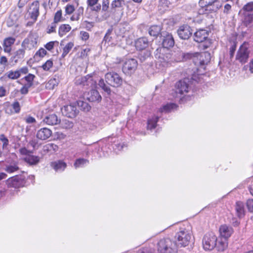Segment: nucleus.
Segmentation results:
<instances>
[{"label": "nucleus", "instance_id": "38", "mask_svg": "<svg viewBox=\"0 0 253 253\" xmlns=\"http://www.w3.org/2000/svg\"><path fill=\"white\" fill-rule=\"evenodd\" d=\"M89 161L87 159L80 158L76 160L74 163V166L76 168L83 167L85 165L88 164Z\"/></svg>", "mask_w": 253, "mask_h": 253}, {"label": "nucleus", "instance_id": "16", "mask_svg": "<svg viewBox=\"0 0 253 253\" xmlns=\"http://www.w3.org/2000/svg\"><path fill=\"white\" fill-rule=\"evenodd\" d=\"M176 92L180 94L188 92L189 85L187 80H180L176 84Z\"/></svg>", "mask_w": 253, "mask_h": 253}, {"label": "nucleus", "instance_id": "12", "mask_svg": "<svg viewBox=\"0 0 253 253\" xmlns=\"http://www.w3.org/2000/svg\"><path fill=\"white\" fill-rule=\"evenodd\" d=\"M25 50L23 48H20L14 52L11 55L9 62L12 65H15L19 61L22 60L25 56Z\"/></svg>", "mask_w": 253, "mask_h": 253}, {"label": "nucleus", "instance_id": "46", "mask_svg": "<svg viewBox=\"0 0 253 253\" xmlns=\"http://www.w3.org/2000/svg\"><path fill=\"white\" fill-rule=\"evenodd\" d=\"M16 17H8L6 20L7 25L8 27H12L16 24Z\"/></svg>", "mask_w": 253, "mask_h": 253}, {"label": "nucleus", "instance_id": "42", "mask_svg": "<svg viewBox=\"0 0 253 253\" xmlns=\"http://www.w3.org/2000/svg\"><path fill=\"white\" fill-rule=\"evenodd\" d=\"M0 140L2 142V149L7 150L8 140L3 134L0 135Z\"/></svg>", "mask_w": 253, "mask_h": 253}, {"label": "nucleus", "instance_id": "35", "mask_svg": "<svg viewBox=\"0 0 253 253\" xmlns=\"http://www.w3.org/2000/svg\"><path fill=\"white\" fill-rule=\"evenodd\" d=\"M77 105L81 110L84 112H88L90 110V106L86 102L79 100L77 102Z\"/></svg>", "mask_w": 253, "mask_h": 253}, {"label": "nucleus", "instance_id": "13", "mask_svg": "<svg viewBox=\"0 0 253 253\" xmlns=\"http://www.w3.org/2000/svg\"><path fill=\"white\" fill-rule=\"evenodd\" d=\"M219 233L221 238L227 240L233 233V228L227 225H222L219 228Z\"/></svg>", "mask_w": 253, "mask_h": 253}, {"label": "nucleus", "instance_id": "2", "mask_svg": "<svg viewBox=\"0 0 253 253\" xmlns=\"http://www.w3.org/2000/svg\"><path fill=\"white\" fill-rule=\"evenodd\" d=\"M178 56L174 59L176 62L185 61L188 59H192L195 57L199 58V63L201 65L207 64L211 60V54L209 52H205L201 54L195 53L194 54L190 53H184L182 52L177 53Z\"/></svg>", "mask_w": 253, "mask_h": 253}, {"label": "nucleus", "instance_id": "43", "mask_svg": "<svg viewBox=\"0 0 253 253\" xmlns=\"http://www.w3.org/2000/svg\"><path fill=\"white\" fill-rule=\"evenodd\" d=\"M35 78V75L32 74H29L27 76L25 77L24 79L27 82L26 84L32 86L33 85V81Z\"/></svg>", "mask_w": 253, "mask_h": 253}, {"label": "nucleus", "instance_id": "41", "mask_svg": "<svg viewBox=\"0 0 253 253\" xmlns=\"http://www.w3.org/2000/svg\"><path fill=\"white\" fill-rule=\"evenodd\" d=\"M243 23L246 27H251L253 26V17H244Z\"/></svg>", "mask_w": 253, "mask_h": 253}, {"label": "nucleus", "instance_id": "25", "mask_svg": "<svg viewBox=\"0 0 253 253\" xmlns=\"http://www.w3.org/2000/svg\"><path fill=\"white\" fill-rule=\"evenodd\" d=\"M236 214L239 218H242L245 215V208L243 203L240 201L237 202L235 205Z\"/></svg>", "mask_w": 253, "mask_h": 253}, {"label": "nucleus", "instance_id": "61", "mask_svg": "<svg viewBox=\"0 0 253 253\" xmlns=\"http://www.w3.org/2000/svg\"><path fill=\"white\" fill-rule=\"evenodd\" d=\"M19 152L21 155H25L26 156L29 155L30 153V152L25 147L20 149Z\"/></svg>", "mask_w": 253, "mask_h": 253}, {"label": "nucleus", "instance_id": "52", "mask_svg": "<svg viewBox=\"0 0 253 253\" xmlns=\"http://www.w3.org/2000/svg\"><path fill=\"white\" fill-rule=\"evenodd\" d=\"M31 87V86H30L27 84H25L20 89L21 93L22 94H26L28 92L29 88Z\"/></svg>", "mask_w": 253, "mask_h": 253}, {"label": "nucleus", "instance_id": "26", "mask_svg": "<svg viewBox=\"0 0 253 253\" xmlns=\"http://www.w3.org/2000/svg\"><path fill=\"white\" fill-rule=\"evenodd\" d=\"M58 149V147L57 145L54 143H48L43 146L42 151L45 153L52 154L56 152Z\"/></svg>", "mask_w": 253, "mask_h": 253}, {"label": "nucleus", "instance_id": "60", "mask_svg": "<svg viewBox=\"0 0 253 253\" xmlns=\"http://www.w3.org/2000/svg\"><path fill=\"white\" fill-rule=\"evenodd\" d=\"M80 35L83 40L86 41L89 38V34L87 32L81 31Z\"/></svg>", "mask_w": 253, "mask_h": 253}, {"label": "nucleus", "instance_id": "58", "mask_svg": "<svg viewBox=\"0 0 253 253\" xmlns=\"http://www.w3.org/2000/svg\"><path fill=\"white\" fill-rule=\"evenodd\" d=\"M236 49V43L234 42H233V44L231 45V46L230 48V55L231 57L233 56L234 52Z\"/></svg>", "mask_w": 253, "mask_h": 253}, {"label": "nucleus", "instance_id": "45", "mask_svg": "<svg viewBox=\"0 0 253 253\" xmlns=\"http://www.w3.org/2000/svg\"><path fill=\"white\" fill-rule=\"evenodd\" d=\"M124 2V0H114L111 3V7L114 9L121 7Z\"/></svg>", "mask_w": 253, "mask_h": 253}, {"label": "nucleus", "instance_id": "19", "mask_svg": "<svg viewBox=\"0 0 253 253\" xmlns=\"http://www.w3.org/2000/svg\"><path fill=\"white\" fill-rule=\"evenodd\" d=\"M40 4L39 1L33 2L29 7L27 13L30 16H39Z\"/></svg>", "mask_w": 253, "mask_h": 253}, {"label": "nucleus", "instance_id": "51", "mask_svg": "<svg viewBox=\"0 0 253 253\" xmlns=\"http://www.w3.org/2000/svg\"><path fill=\"white\" fill-rule=\"evenodd\" d=\"M246 204L249 211L253 212V199H249L247 201Z\"/></svg>", "mask_w": 253, "mask_h": 253}, {"label": "nucleus", "instance_id": "30", "mask_svg": "<svg viewBox=\"0 0 253 253\" xmlns=\"http://www.w3.org/2000/svg\"><path fill=\"white\" fill-rule=\"evenodd\" d=\"M24 160L31 165H35L40 162V157L30 154L29 155L25 156Z\"/></svg>", "mask_w": 253, "mask_h": 253}, {"label": "nucleus", "instance_id": "14", "mask_svg": "<svg viewBox=\"0 0 253 253\" xmlns=\"http://www.w3.org/2000/svg\"><path fill=\"white\" fill-rule=\"evenodd\" d=\"M52 131L47 127H43L38 130L36 136L37 138L44 140L49 138L52 135Z\"/></svg>", "mask_w": 253, "mask_h": 253}, {"label": "nucleus", "instance_id": "63", "mask_svg": "<svg viewBox=\"0 0 253 253\" xmlns=\"http://www.w3.org/2000/svg\"><path fill=\"white\" fill-rule=\"evenodd\" d=\"M29 144L35 149L39 147L38 144L36 139L30 141Z\"/></svg>", "mask_w": 253, "mask_h": 253}, {"label": "nucleus", "instance_id": "40", "mask_svg": "<svg viewBox=\"0 0 253 253\" xmlns=\"http://www.w3.org/2000/svg\"><path fill=\"white\" fill-rule=\"evenodd\" d=\"M74 43L72 42H69L63 48V53L61 55L62 58L65 57L67 55L74 46Z\"/></svg>", "mask_w": 253, "mask_h": 253}, {"label": "nucleus", "instance_id": "1", "mask_svg": "<svg viewBox=\"0 0 253 253\" xmlns=\"http://www.w3.org/2000/svg\"><path fill=\"white\" fill-rule=\"evenodd\" d=\"M105 82L103 79H100L98 84L107 95H110L112 92L110 86L116 88L119 87L123 83V78L115 72L107 73L105 75Z\"/></svg>", "mask_w": 253, "mask_h": 253}, {"label": "nucleus", "instance_id": "47", "mask_svg": "<svg viewBox=\"0 0 253 253\" xmlns=\"http://www.w3.org/2000/svg\"><path fill=\"white\" fill-rule=\"evenodd\" d=\"M243 10L246 12H252L253 11V2H249L245 5Z\"/></svg>", "mask_w": 253, "mask_h": 253}, {"label": "nucleus", "instance_id": "57", "mask_svg": "<svg viewBox=\"0 0 253 253\" xmlns=\"http://www.w3.org/2000/svg\"><path fill=\"white\" fill-rule=\"evenodd\" d=\"M55 42H57L55 41V42H50L48 43H47L45 45V47L46 48V49H47L48 50H51V49H52L53 48V47H54V43Z\"/></svg>", "mask_w": 253, "mask_h": 253}, {"label": "nucleus", "instance_id": "49", "mask_svg": "<svg viewBox=\"0 0 253 253\" xmlns=\"http://www.w3.org/2000/svg\"><path fill=\"white\" fill-rule=\"evenodd\" d=\"M12 106L15 113H19L20 112V106L19 103L18 101L14 102L12 104Z\"/></svg>", "mask_w": 253, "mask_h": 253}, {"label": "nucleus", "instance_id": "33", "mask_svg": "<svg viewBox=\"0 0 253 253\" xmlns=\"http://www.w3.org/2000/svg\"><path fill=\"white\" fill-rule=\"evenodd\" d=\"M161 27L158 25L152 26L149 30V33L150 36L157 37L161 32Z\"/></svg>", "mask_w": 253, "mask_h": 253}, {"label": "nucleus", "instance_id": "22", "mask_svg": "<svg viewBox=\"0 0 253 253\" xmlns=\"http://www.w3.org/2000/svg\"><path fill=\"white\" fill-rule=\"evenodd\" d=\"M92 81V76L87 75L85 76L81 77L76 79V83L77 84L84 85H89Z\"/></svg>", "mask_w": 253, "mask_h": 253}, {"label": "nucleus", "instance_id": "15", "mask_svg": "<svg viewBox=\"0 0 253 253\" xmlns=\"http://www.w3.org/2000/svg\"><path fill=\"white\" fill-rule=\"evenodd\" d=\"M86 98L89 102L97 103L100 102L102 99L101 96L96 89L90 90L87 94Z\"/></svg>", "mask_w": 253, "mask_h": 253}, {"label": "nucleus", "instance_id": "9", "mask_svg": "<svg viewBox=\"0 0 253 253\" xmlns=\"http://www.w3.org/2000/svg\"><path fill=\"white\" fill-rule=\"evenodd\" d=\"M61 112L63 115L70 118H74L79 113L76 105L70 104L65 105L61 108Z\"/></svg>", "mask_w": 253, "mask_h": 253}, {"label": "nucleus", "instance_id": "44", "mask_svg": "<svg viewBox=\"0 0 253 253\" xmlns=\"http://www.w3.org/2000/svg\"><path fill=\"white\" fill-rule=\"evenodd\" d=\"M53 66V61L49 59L47 60L42 65V68L44 71H48Z\"/></svg>", "mask_w": 253, "mask_h": 253}, {"label": "nucleus", "instance_id": "50", "mask_svg": "<svg viewBox=\"0 0 253 253\" xmlns=\"http://www.w3.org/2000/svg\"><path fill=\"white\" fill-rule=\"evenodd\" d=\"M75 10L74 6L72 5H67L65 8V11L67 14H71Z\"/></svg>", "mask_w": 253, "mask_h": 253}, {"label": "nucleus", "instance_id": "62", "mask_svg": "<svg viewBox=\"0 0 253 253\" xmlns=\"http://www.w3.org/2000/svg\"><path fill=\"white\" fill-rule=\"evenodd\" d=\"M7 59L5 56H1L0 59V64L6 66L7 65Z\"/></svg>", "mask_w": 253, "mask_h": 253}, {"label": "nucleus", "instance_id": "34", "mask_svg": "<svg viewBox=\"0 0 253 253\" xmlns=\"http://www.w3.org/2000/svg\"><path fill=\"white\" fill-rule=\"evenodd\" d=\"M71 29V27L68 24H62L59 28L58 34L60 37H62L65 35L67 32H69Z\"/></svg>", "mask_w": 253, "mask_h": 253}, {"label": "nucleus", "instance_id": "6", "mask_svg": "<svg viewBox=\"0 0 253 253\" xmlns=\"http://www.w3.org/2000/svg\"><path fill=\"white\" fill-rule=\"evenodd\" d=\"M137 66V61L135 59H128L124 63L122 71L125 74L130 75L134 73Z\"/></svg>", "mask_w": 253, "mask_h": 253}, {"label": "nucleus", "instance_id": "17", "mask_svg": "<svg viewBox=\"0 0 253 253\" xmlns=\"http://www.w3.org/2000/svg\"><path fill=\"white\" fill-rule=\"evenodd\" d=\"M129 27H128V23L125 22L124 24H120L117 28L115 29V33L118 36L124 38L126 36Z\"/></svg>", "mask_w": 253, "mask_h": 253}, {"label": "nucleus", "instance_id": "59", "mask_svg": "<svg viewBox=\"0 0 253 253\" xmlns=\"http://www.w3.org/2000/svg\"><path fill=\"white\" fill-rule=\"evenodd\" d=\"M99 0H87L86 3L88 7H92L97 4Z\"/></svg>", "mask_w": 253, "mask_h": 253}, {"label": "nucleus", "instance_id": "64", "mask_svg": "<svg viewBox=\"0 0 253 253\" xmlns=\"http://www.w3.org/2000/svg\"><path fill=\"white\" fill-rule=\"evenodd\" d=\"M17 71L19 72V73H20V75L21 74H26L28 72V69L27 67H24Z\"/></svg>", "mask_w": 253, "mask_h": 253}, {"label": "nucleus", "instance_id": "29", "mask_svg": "<svg viewBox=\"0 0 253 253\" xmlns=\"http://www.w3.org/2000/svg\"><path fill=\"white\" fill-rule=\"evenodd\" d=\"M51 166L56 171H63L67 166L66 164L62 161L52 162Z\"/></svg>", "mask_w": 253, "mask_h": 253}, {"label": "nucleus", "instance_id": "4", "mask_svg": "<svg viewBox=\"0 0 253 253\" xmlns=\"http://www.w3.org/2000/svg\"><path fill=\"white\" fill-rule=\"evenodd\" d=\"M177 238L176 244L178 247H185L189 245L192 241L191 234L188 231H181L175 236Z\"/></svg>", "mask_w": 253, "mask_h": 253}, {"label": "nucleus", "instance_id": "32", "mask_svg": "<svg viewBox=\"0 0 253 253\" xmlns=\"http://www.w3.org/2000/svg\"><path fill=\"white\" fill-rule=\"evenodd\" d=\"M19 169L18 163L14 162L6 165L4 169L8 173H12L17 171Z\"/></svg>", "mask_w": 253, "mask_h": 253}, {"label": "nucleus", "instance_id": "55", "mask_svg": "<svg viewBox=\"0 0 253 253\" xmlns=\"http://www.w3.org/2000/svg\"><path fill=\"white\" fill-rule=\"evenodd\" d=\"M83 25L85 27L87 30H89L93 26V23L87 21H84L83 23Z\"/></svg>", "mask_w": 253, "mask_h": 253}, {"label": "nucleus", "instance_id": "23", "mask_svg": "<svg viewBox=\"0 0 253 253\" xmlns=\"http://www.w3.org/2000/svg\"><path fill=\"white\" fill-rule=\"evenodd\" d=\"M162 44L164 47L167 48L172 47L174 44V41L172 36L170 34H168L164 37Z\"/></svg>", "mask_w": 253, "mask_h": 253}, {"label": "nucleus", "instance_id": "21", "mask_svg": "<svg viewBox=\"0 0 253 253\" xmlns=\"http://www.w3.org/2000/svg\"><path fill=\"white\" fill-rule=\"evenodd\" d=\"M149 42L147 38L142 37L139 38L135 42V47L137 50H143L148 46Z\"/></svg>", "mask_w": 253, "mask_h": 253}, {"label": "nucleus", "instance_id": "27", "mask_svg": "<svg viewBox=\"0 0 253 253\" xmlns=\"http://www.w3.org/2000/svg\"><path fill=\"white\" fill-rule=\"evenodd\" d=\"M15 39L14 38L9 37L5 39L3 42L4 50L6 52H9L11 51V45L14 44Z\"/></svg>", "mask_w": 253, "mask_h": 253}, {"label": "nucleus", "instance_id": "20", "mask_svg": "<svg viewBox=\"0 0 253 253\" xmlns=\"http://www.w3.org/2000/svg\"><path fill=\"white\" fill-rule=\"evenodd\" d=\"M43 122L48 125H56L59 124L60 120L54 114L49 115L45 117Z\"/></svg>", "mask_w": 253, "mask_h": 253}, {"label": "nucleus", "instance_id": "7", "mask_svg": "<svg viewBox=\"0 0 253 253\" xmlns=\"http://www.w3.org/2000/svg\"><path fill=\"white\" fill-rule=\"evenodd\" d=\"M250 51L246 43L241 45L237 51L236 59L240 63L244 64L247 62L249 57Z\"/></svg>", "mask_w": 253, "mask_h": 253}, {"label": "nucleus", "instance_id": "39", "mask_svg": "<svg viewBox=\"0 0 253 253\" xmlns=\"http://www.w3.org/2000/svg\"><path fill=\"white\" fill-rule=\"evenodd\" d=\"M139 54L138 57L141 61H145L147 58L150 57L151 52L148 50H143Z\"/></svg>", "mask_w": 253, "mask_h": 253}, {"label": "nucleus", "instance_id": "56", "mask_svg": "<svg viewBox=\"0 0 253 253\" xmlns=\"http://www.w3.org/2000/svg\"><path fill=\"white\" fill-rule=\"evenodd\" d=\"M102 10L106 11L108 10L109 5V0H102Z\"/></svg>", "mask_w": 253, "mask_h": 253}, {"label": "nucleus", "instance_id": "28", "mask_svg": "<svg viewBox=\"0 0 253 253\" xmlns=\"http://www.w3.org/2000/svg\"><path fill=\"white\" fill-rule=\"evenodd\" d=\"M228 243L227 240L220 238L217 240L216 243L215 247L216 249L219 252H223L227 248Z\"/></svg>", "mask_w": 253, "mask_h": 253}, {"label": "nucleus", "instance_id": "36", "mask_svg": "<svg viewBox=\"0 0 253 253\" xmlns=\"http://www.w3.org/2000/svg\"><path fill=\"white\" fill-rule=\"evenodd\" d=\"M17 70L13 71H10L7 72L5 74V76L8 78L12 80H15L20 77V73Z\"/></svg>", "mask_w": 253, "mask_h": 253}, {"label": "nucleus", "instance_id": "8", "mask_svg": "<svg viewBox=\"0 0 253 253\" xmlns=\"http://www.w3.org/2000/svg\"><path fill=\"white\" fill-rule=\"evenodd\" d=\"M38 36L34 34H30L22 42V47L25 50H31L36 47L37 44Z\"/></svg>", "mask_w": 253, "mask_h": 253}, {"label": "nucleus", "instance_id": "24", "mask_svg": "<svg viewBox=\"0 0 253 253\" xmlns=\"http://www.w3.org/2000/svg\"><path fill=\"white\" fill-rule=\"evenodd\" d=\"M54 21L51 23V24L48 26L47 28V33L50 34L55 32V28L56 27V24L58 23L63 21L64 19L63 17H54Z\"/></svg>", "mask_w": 253, "mask_h": 253}, {"label": "nucleus", "instance_id": "11", "mask_svg": "<svg viewBox=\"0 0 253 253\" xmlns=\"http://www.w3.org/2000/svg\"><path fill=\"white\" fill-rule=\"evenodd\" d=\"M177 34L180 39L188 40L191 36L192 32L189 26L183 25L177 30Z\"/></svg>", "mask_w": 253, "mask_h": 253}, {"label": "nucleus", "instance_id": "3", "mask_svg": "<svg viewBox=\"0 0 253 253\" xmlns=\"http://www.w3.org/2000/svg\"><path fill=\"white\" fill-rule=\"evenodd\" d=\"M209 32L205 29H200L194 34V40L197 42H205L203 45V49H206L211 44V41L208 38Z\"/></svg>", "mask_w": 253, "mask_h": 253}, {"label": "nucleus", "instance_id": "53", "mask_svg": "<svg viewBox=\"0 0 253 253\" xmlns=\"http://www.w3.org/2000/svg\"><path fill=\"white\" fill-rule=\"evenodd\" d=\"M24 120L27 124H34L36 123V119L31 116H28L26 118H25Z\"/></svg>", "mask_w": 253, "mask_h": 253}, {"label": "nucleus", "instance_id": "48", "mask_svg": "<svg viewBox=\"0 0 253 253\" xmlns=\"http://www.w3.org/2000/svg\"><path fill=\"white\" fill-rule=\"evenodd\" d=\"M176 107V105L174 103L168 104L163 107L162 111L169 112Z\"/></svg>", "mask_w": 253, "mask_h": 253}, {"label": "nucleus", "instance_id": "5", "mask_svg": "<svg viewBox=\"0 0 253 253\" xmlns=\"http://www.w3.org/2000/svg\"><path fill=\"white\" fill-rule=\"evenodd\" d=\"M216 236L212 232L206 234L203 239V246L205 250L211 251L215 247Z\"/></svg>", "mask_w": 253, "mask_h": 253}, {"label": "nucleus", "instance_id": "54", "mask_svg": "<svg viewBox=\"0 0 253 253\" xmlns=\"http://www.w3.org/2000/svg\"><path fill=\"white\" fill-rule=\"evenodd\" d=\"M47 53V51L43 48H41L36 53V55H39L40 57H43Z\"/></svg>", "mask_w": 253, "mask_h": 253}, {"label": "nucleus", "instance_id": "10", "mask_svg": "<svg viewBox=\"0 0 253 253\" xmlns=\"http://www.w3.org/2000/svg\"><path fill=\"white\" fill-rule=\"evenodd\" d=\"M8 186L18 188L23 186L25 183L24 178L22 176L16 175L9 178L7 181Z\"/></svg>", "mask_w": 253, "mask_h": 253}, {"label": "nucleus", "instance_id": "18", "mask_svg": "<svg viewBox=\"0 0 253 253\" xmlns=\"http://www.w3.org/2000/svg\"><path fill=\"white\" fill-rule=\"evenodd\" d=\"M169 239H163L160 240L158 244V251L160 253H170L169 247Z\"/></svg>", "mask_w": 253, "mask_h": 253}, {"label": "nucleus", "instance_id": "31", "mask_svg": "<svg viewBox=\"0 0 253 253\" xmlns=\"http://www.w3.org/2000/svg\"><path fill=\"white\" fill-rule=\"evenodd\" d=\"M170 54L169 53H167L165 55L162 54V57H159V60L163 66L167 67L172 61V60H170L169 58Z\"/></svg>", "mask_w": 253, "mask_h": 253}, {"label": "nucleus", "instance_id": "37", "mask_svg": "<svg viewBox=\"0 0 253 253\" xmlns=\"http://www.w3.org/2000/svg\"><path fill=\"white\" fill-rule=\"evenodd\" d=\"M159 118L158 117H154L152 119L148 120L147 127L149 129L155 128L157 125V123L158 121Z\"/></svg>", "mask_w": 253, "mask_h": 253}]
</instances>
